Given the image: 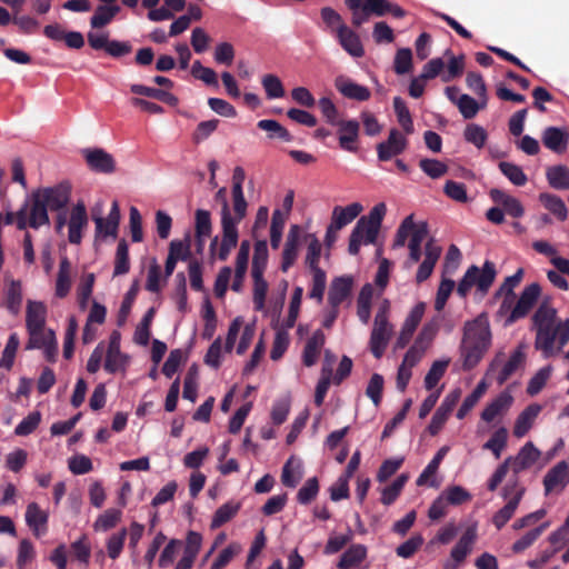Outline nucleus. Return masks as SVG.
<instances>
[{
    "label": "nucleus",
    "mask_w": 569,
    "mask_h": 569,
    "mask_svg": "<svg viewBox=\"0 0 569 569\" xmlns=\"http://www.w3.org/2000/svg\"><path fill=\"white\" fill-rule=\"evenodd\" d=\"M569 483V465L567 461H559L543 477L545 493L549 495L555 490H562Z\"/></svg>",
    "instance_id": "4468645a"
},
{
    "label": "nucleus",
    "mask_w": 569,
    "mask_h": 569,
    "mask_svg": "<svg viewBox=\"0 0 569 569\" xmlns=\"http://www.w3.org/2000/svg\"><path fill=\"white\" fill-rule=\"evenodd\" d=\"M88 167L96 172L112 173L116 170L113 157L103 149H86L83 151Z\"/></svg>",
    "instance_id": "ddd939ff"
},
{
    "label": "nucleus",
    "mask_w": 569,
    "mask_h": 569,
    "mask_svg": "<svg viewBox=\"0 0 569 569\" xmlns=\"http://www.w3.org/2000/svg\"><path fill=\"white\" fill-rule=\"evenodd\" d=\"M540 457V451L532 442H527L518 452L515 459L511 458L512 471L517 475L520 471L530 468Z\"/></svg>",
    "instance_id": "cd10ccee"
},
{
    "label": "nucleus",
    "mask_w": 569,
    "mask_h": 569,
    "mask_svg": "<svg viewBox=\"0 0 569 569\" xmlns=\"http://www.w3.org/2000/svg\"><path fill=\"white\" fill-rule=\"evenodd\" d=\"M539 201L549 212L555 214L557 219H559L560 221L567 219L568 210L565 201L559 196L543 192L539 194Z\"/></svg>",
    "instance_id": "ea45409f"
},
{
    "label": "nucleus",
    "mask_w": 569,
    "mask_h": 569,
    "mask_svg": "<svg viewBox=\"0 0 569 569\" xmlns=\"http://www.w3.org/2000/svg\"><path fill=\"white\" fill-rule=\"evenodd\" d=\"M449 451V447L443 446L441 447L437 453L433 456L431 461L427 465V467L423 469V471L420 473V476L417 479L418 486H423L427 483L428 479L432 477L439 469L440 463L442 462L443 458Z\"/></svg>",
    "instance_id": "5fc2aeb1"
},
{
    "label": "nucleus",
    "mask_w": 569,
    "mask_h": 569,
    "mask_svg": "<svg viewBox=\"0 0 569 569\" xmlns=\"http://www.w3.org/2000/svg\"><path fill=\"white\" fill-rule=\"evenodd\" d=\"M326 342V336L322 330H316L307 340L303 352L302 363L306 367H312L317 363L320 351Z\"/></svg>",
    "instance_id": "393cba45"
},
{
    "label": "nucleus",
    "mask_w": 569,
    "mask_h": 569,
    "mask_svg": "<svg viewBox=\"0 0 569 569\" xmlns=\"http://www.w3.org/2000/svg\"><path fill=\"white\" fill-rule=\"evenodd\" d=\"M525 358L526 357L521 348H517L511 353L509 360L505 363L497 377L499 386H502L516 372V370L523 363Z\"/></svg>",
    "instance_id": "a18cd8bd"
},
{
    "label": "nucleus",
    "mask_w": 569,
    "mask_h": 569,
    "mask_svg": "<svg viewBox=\"0 0 569 569\" xmlns=\"http://www.w3.org/2000/svg\"><path fill=\"white\" fill-rule=\"evenodd\" d=\"M499 170L502 174L515 186L522 187L527 183L528 178L523 172L522 168L518 164L507 161H500Z\"/></svg>",
    "instance_id": "8fccbe9b"
},
{
    "label": "nucleus",
    "mask_w": 569,
    "mask_h": 569,
    "mask_svg": "<svg viewBox=\"0 0 569 569\" xmlns=\"http://www.w3.org/2000/svg\"><path fill=\"white\" fill-rule=\"evenodd\" d=\"M119 6H98L90 18V26L93 29H100L109 24L120 12Z\"/></svg>",
    "instance_id": "c03bdc74"
},
{
    "label": "nucleus",
    "mask_w": 569,
    "mask_h": 569,
    "mask_svg": "<svg viewBox=\"0 0 569 569\" xmlns=\"http://www.w3.org/2000/svg\"><path fill=\"white\" fill-rule=\"evenodd\" d=\"M557 310L543 300L532 316L536 329L535 348L542 352L543 358L556 355L553 348V327L556 326Z\"/></svg>",
    "instance_id": "7ed1b4c3"
},
{
    "label": "nucleus",
    "mask_w": 569,
    "mask_h": 569,
    "mask_svg": "<svg viewBox=\"0 0 569 569\" xmlns=\"http://www.w3.org/2000/svg\"><path fill=\"white\" fill-rule=\"evenodd\" d=\"M353 287V279L350 276L337 277L331 281L328 292V303L330 307H340V305L350 297Z\"/></svg>",
    "instance_id": "f3484780"
},
{
    "label": "nucleus",
    "mask_w": 569,
    "mask_h": 569,
    "mask_svg": "<svg viewBox=\"0 0 569 569\" xmlns=\"http://www.w3.org/2000/svg\"><path fill=\"white\" fill-rule=\"evenodd\" d=\"M299 246V227L297 224L291 226L284 248L282 251L281 270L287 272L290 267L293 266L298 256Z\"/></svg>",
    "instance_id": "bb28decb"
},
{
    "label": "nucleus",
    "mask_w": 569,
    "mask_h": 569,
    "mask_svg": "<svg viewBox=\"0 0 569 569\" xmlns=\"http://www.w3.org/2000/svg\"><path fill=\"white\" fill-rule=\"evenodd\" d=\"M541 407L539 405L528 406L517 418L513 427V435L517 438L525 437L531 429L535 419L539 415Z\"/></svg>",
    "instance_id": "f704fd0d"
},
{
    "label": "nucleus",
    "mask_w": 569,
    "mask_h": 569,
    "mask_svg": "<svg viewBox=\"0 0 569 569\" xmlns=\"http://www.w3.org/2000/svg\"><path fill=\"white\" fill-rule=\"evenodd\" d=\"M284 223V214L279 209H276L272 213L270 227V244L272 249H278L280 246Z\"/></svg>",
    "instance_id": "052dcab7"
},
{
    "label": "nucleus",
    "mask_w": 569,
    "mask_h": 569,
    "mask_svg": "<svg viewBox=\"0 0 569 569\" xmlns=\"http://www.w3.org/2000/svg\"><path fill=\"white\" fill-rule=\"evenodd\" d=\"M487 389V385L485 381H480L477 387L473 389V391L467 396L461 403L460 408L457 412L458 419H463L467 413L477 405L481 396L485 393Z\"/></svg>",
    "instance_id": "0e129e2a"
},
{
    "label": "nucleus",
    "mask_w": 569,
    "mask_h": 569,
    "mask_svg": "<svg viewBox=\"0 0 569 569\" xmlns=\"http://www.w3.org/2000/svg\"><path fill=\"white\" fill-rule=\"evenodd\" d=\"M442 253V248L436 243L433 238H430L425 244V259L418 267L416 273V281L421 283L429 279L432 271Z\"/></svg>",
    "instance_id": "f8f14e48"
},
{
    "label": "nucleus",
    "mask_w": 569,
    "mask_h": 569,
    "mask_svg": "<svg viewBox=\"0 0 569 569\" xmlns=\"http://www.w3.org/2000/svg\"><path fill=\"white\" fill-rule=\"evenodd\" d=\"M490 199L502 206L503 211L513 218H520L523 216V207L521 202L500 189H491L489 192Z\"/></svg>",
    "instance_id": "5701e85b"
},
{
    "label": "nucleus",
    "mask_w": 569,
    "mask_h": 569,
    "mask_svg": "<svg viewBox=\"0 0 569 569\" xmlns=\"http://www.w3.org/2000/svg\"><path fill=\"white\" fill-rule=\"evenodd\" d=\"M546 178L549 186L553 189H569V169L563 164H557L547 168Z\"/></svg>",
    "instance_id": "4c0bfd02"
},
{
    "label": "nucleus",
    "mask_w": 569,
    "mask_h": 569,
    "mask_svg": "<svg viewBox=\"0 0 569 569\" xmlns=\"http://www.w3.org/2000/svg\"><path fill=\"white\" fill-rule=\"evenodd\" d=\"M379 228L368 223L365 219H359L351 231L349 238L348 251L350 254L356 256L360 251L362 243L372 244L376 242Z\"/></svg>",
    "instance_id": "1a4fd4ad"
},
{
    "label": "nucleus",
    "mask_w": 569,
    "mask_h": 569,
    "mask_svg": "<svg viewBox=\"0 0 569 569\" xmlns=\"http://www.w3.org/2000/svg\"><path fill=\"white\" fill-rule=\"evenodd\" d=\"M240 222L241 220L232 218L229 203L224 201V206L221 208L222 239L217 253L220 261H226L231 250L237 247L239 240L238 224Z\"/></svg>",
    "instance_id": "0eeeda50"
},
{
    "label": "nucleus",
    "mask_w": 569,
    "mask_h": 569,
    "mask_svg": "<svg viewBox=\"0 0 569 569\" xmlns=\"http://www.w3.org/2000/svg\"><path fill=\"white\" fill-rule=\"evenodd\" d=\"M257 127L268 133L269 139H280L286 142L293 140L292 134L280 122L273 119H262Z\"/></svg>",
    "instance_id": "58836bf2"
},
{
    "label": "nucleus",
    "mask_w": 569,
    "mask_h": 569,
    "mask_svg": "<svg viewBox=\"0 0 569 569\" xmlns=\"http://www.w3.org/2000/svg\"><path fill=\"white\" fill-rule=\"evenodd\" d=\"M130 90L134 94L144 96L148 98L157 99L171 107H176L179 102L178 98L167 90L147 87L143 84H132Z\"/></svg>",
    "instance_id": "c9c22d12"
},
{
    "label": "nucleus",
    "mask_w": 569,
    "mask_h": 569,
    "mask_svg": "<svg viewBox=\"0 0 569 569\" xmlns=\"http://www.w3.org/2000/svg\"><path fill=\"white\" fill-rule=\"evenodd\" d=\"M339 127V146L341 149L356 152L360 124L357 120H341Z\"/></svg>",
    "instance_id": "412c9836"
},
{
    "label": "nucleus",
    "mask_w": 569,
    "mask_h": 569,
    "mask_svg": "<svg viewBox=\"0 0 569 569\" xmlns=\"http://www.w3.org/2000/svg\"><path fill=\"white\" fill-rule=\"evenodd\" d=\"M253 279V306L256 311L264 309L266 296L268 291V282L264 280L263 274H251Z\"/></svg>",
    "instance_id": "680f3d73"
},
{
    "label": "nucleus",
    "mask_w": 569,
    "mask_h": 569,
    "mask_svg": "<svg viewBox=\"0 0 569 569\" xmlns=\"http://www.w3.org/2000/svg\"><path fill=\"white\" fill-rule=\"evenodd\" d=\"M408 147V139L398 129H391L386 141L377 144L378 159L388 161L401 154Z\"/></svg>",
    "instance_id": "9d476101"
},
{
    "label": "nucleus",
    "mask_w": 569,
    "mask_h": 569,
    "mask_svg": "<svg viewBox=\"0 0 569 569\" xmlns=\"http://www.w3.org/2000/svg\"><path fill=\"white\" fill-rule=\"evenodd\" d=\"M419 167L431 179H439L448 172V166L437 159L423 158Z\"/></svg>",
    "instance_id": "774afa93"
},
{
    "label": "nucleus",
    "mask_w": 569,
    "mask_h": 569,
    "mask_svg": "<svg viewBox=\"0 0 569 569\" xmlns=\"http://www.w3.org/2000/svg\"><path fill=\"white\" fill-rule=\"evenodd\" d=\"M88 224L87 209L83 202H78L71 210L68 223V240L72 244H79L82 239V229Z\"/></svg>",
    "instance_id": "2eb2a0df"
},
{
    "label": "nucleus",
    "mask_w": 569,
    "mask_h": 569,
    "mask_svg": "<svg viewBox=\"0 0 569 569\" xmlns=\"http://www.w3.org/2000/svg\"><path fill=\"white\" fill-rule=\"evenodd\" d=\"M522 278H523V269L519 268L512 276H509L505 279L503 283L500 286L499 290L497 291V296L505 293V299L500 306V311L511 308V305L516 297L513 289L519 286Z\"/></svg>",
    "instance_id": "72a5a7b5"
},
{
    "label": "nucleus",
    "mask_w": 569,
    "mask_h": 569,
    "mask_svg": "<svg viewBox=\"0 0 569 569\" xmlns=\"http://www.w3.org/2000/svg\"><path fill=\"white\" fill-rule=\"evenodd\" d=\"M71 263L67 257L61 258L56 281V296L64 298L71 288Z\"/></svg>",
    "instance_id": "e433bc0d"
},
{
    "label": "nucleus",
    "mask_w": 569,
    "mask_h": 569,
    "mask_svg": "<svg viewBox=\"0 0 569 569\" xmlns=\"http://www.w3.org/2000/svg\"><path fill=\"white\" fill-rule=\"evenodd\" d=\"M241 503L234 502V501H228L220 506L211 520L210 528L211 529H218L222 527L224 523L230 521L240 510Z\"/></svg>",
    "instance_id": "79ce46f5"
},
{
    "label": "nucleus",
    "mask_w": 569,
    "mask_h": 569,
    "mask_svg": "<svg viewBox=\"0 0 569 569\" xmlns=\"http://www.w3.org/2000/svg\"><path fill=\"white\" fill-rule=\"evenodd\" d=\"M250 252V242L243 240L240 244L237 258H236V273L231 284V289L236 292L240 291L243 282V278L248 268Z\"/></svg>",
    "instance_id": "c756f323"
},
{
    "label": "nucleus",
    "mask_w": 569,
    "mask_h": 569,
    "mask_svg": "<svg viewBox=\"0 0 569 569\" xmlns=\"http://www.w3.org/2000/svg\"><path fill=\"white\" fill-rule=\"evenodd\" d=\"M129 247L127 241L124 239H121L118 243L116 251L113 277L126 274L129 272Z\"/></svg>",
    "instance_id": "09e8293b"
},
{
    "label": "nucleus",
    "mask_w": 569,
    "mask_h": 569,
    "mask_svg": "<svg viewBox=\"0 0 569 569\" xmlns=\"http://www.w3.org/2000/svg\"><path fill=\"white\" fill-rule=\"evenodd\" d=\"M127 365V357L120 351V343L118 338L112 335L107 355L104 360V370L109 373H116L119 370H123Z\"/></svg>",
    "instance_id": "b1692460"
},
{
    "label": "nucleus",
    "mask_w": 569,
    "mask_h": 569,
    "mask_svg": "<svg viewBox=\"0 0 569 569\" xmlns=\"http://www.w3.org/2000/svg\"><path fill=\"white\" fill-rule=\"evenodd\" d=\"M96 223V236L117 238L120 223V209L117 201L112 202L110 212L104 219L102 217L93 218Z\"/></svg>",
    "instance_id": "a211bd4d"
},
{
    "label": "nucleus",
    "mask_w": 569,
    "mask_h": 569,
    "mask_svg": "<svg viewBox=\"0 0 569 569\" xmlns=\"http://www.w3.org/2000/svg\"><path fill=\"white\" fill-rule=\"evenodd\" d=\"M335 87L345 98L351 100L367 101L371 97V92L367 87L353 82L346 76H338L335 79Z\"/></svg>",
    "instance_id": "dca6fc26"
},
{
    "label": "nucleus",
    "mask_w": 569,
    "mask_h": 569,
    "mask_svg": "<svg viewBox=\"0 0 569 569\" xmlns=\"http://www.w3.org/2000/svg\"><path fill=\"white\" fill-rule=\"evenodd\" d=\"M525 493V489H519L516 495L508 500V502L498 510L492 517V523L495 527L500 530L506 523L512 518L515 515L522 497Z\"/></svg>",
    "instance_id": "7c9ffc66"
},
{
    "label": "nucleus",
    "mask_w": 569,
    "mask_h": 569,
    "mask_svg": "<svg viewBox=\"0 0 569 569\" xmlns=\"http://www.w3.org/2000/svg\"><path fill=\"white\" fill-rule=\"evenodd\" d=\"M450 360H436L425 377V388L432 390L445 376Z\"/></svg>",
    "instance_id": "4d7b16f0"
},
{
    "label": "nucleus",
    "mask_w": 569,
    "mask_h": 569,
    "mask_svg": "<svg viewBox=\"0 0 569 569\" xmlns=\"http://www.w3.org/2000/svg\"><path fill=\"white\" fill-rule=\"evenodd\" d=\"M363 210V207L359 202H352L347 207L336 206L331 214V223L335 228L342 229L343 227L351 223Z\"/></svg>",
    "instance_id": "a878e982"
},
{
    "label": "nucleus",
    "mask_w": 569,
    "mask_h": 569,
    "mask_svg": "<svg viewBox=\"0 0 569 569\" xmlns=\"http://www.w3.org/2000/svg\"><path fill=\"white\" fill-rule=\"evenodd\" d=\"M94 280H96L94 273H88L81 279V281L78 286V290H77L78 303H79V308L81 310L87 309L89 299L92 295Z\"/></svg>",
    "instance_id": "338daca9"
},
{
    "label": "nucleus",
    "mask_w": 569,
    "mask_h": 569,
    "mask_svg": "<svg viewBox=\"0 0 569 569\" xmlns=\"http://www.w3.org/2000/svg\"><path fill=\"white\" fill-rule=\"evenodd\" d=\"M456 104L465 119H472L480 109L486 107L487 99L482 98L481 103H478L472 97L463 93L457 100Z\"/></svg>",
    "instance_id": "3c124183"
},
{
    "label": "nucleus",
    "mask_w": 569,
    "mask_h": 569,
    "mask_svg": "<svg viewBox=\"0 0 569 569\" xmlns=\"http://www.w3.org/2000/svg\"><path fill=\"white\" fill-rule=\"evenodd\" d=\"M512 402V397L508 393L499 395L493 401L486 406L481 412V419L491 422L502 411L507 410Z\"/></svg>",
    "instance_id": "a19ab883"
},
{
    "label": "nucleus",
    "mask_w": 569,
    "mask_h": 569,
    "mask_svg": "<svg viewBox=\"0 0 569 569\" xmlns=\"http://www.w3.org/2000/svg\"><path fill=\"white\" fill-rule=\"evenodd\" d=\"M491 346V330L488 316L480 313L463 327V337L460 346L462 369H473L483 358Z\"/></svg>",
    "instance_id": "f257e3e1"
},
{
    "label": "nucleus",
    "mask_w": 569,
    "mask_h": 569,
    "mask_svg": "<svg viewBox=\"0 0 569 569\" xmlns=\"http://www.w3.org/2000/svg\"><path fill=\"white\" fill-rule=\"evenodd\" d=\"M508 430L505 427L499 428L493 432L490 439L483 445V449L490 450L496 459H499L502 450L507 446Z\"/></svg>",
    "instance_id": "13d9d810"
},
{
    "label": "nucleus",
    "mask_w": 569,
    "mask_h": 569,
    "mask_svg": "<svg viewBox=\"0 0 569 569\" xmlns=\"http://www.w3.org/2000/svg\"><path fill=\"white\" fill-rule=\"evenodd\" d=\"M392 335L393 326L389 322L386 309L379 308L369 340V349L376 359L383 356Z\"/></svg>",
    "instance_id": "423d86ee"
},
{
    "label": "nucleus",
    "mask_w": 569,
    "mask_h": 569,
    "mask_svg": "<svg viewBox=\"0 0 569 569\" xmlns=\"http://www.w3.org/2000/svg\"><path fill=\"white\" fill-rule=\"evenodd\" d=\"M548 527V523L545 522L530 531L523 535L520 539L513 542L511 549L515 553L523 552L526 549L531 547L533 542L542 535V532Z\"/></svg>",
    "instance_id": "bf43d9fd"
},
{
    "label": "nucleus",
    "mask_w": 569,
    "mask_h": 569,
    "mask_svg": "<svg viewBox=\"0 0 569 569\" xmlns=\"http://www.w3.org/2000/svg\"><path fill=\"white\" fill-rule=\"evenodd\" d=\"M337 37L340 46L352 57L360 58L365 54L359 36L346 24H340L337 29Z\"/></svg>",
    "instance_id": "4be33fe9"
},
{
    "label": "nucleus",
    "mask_w": 569,
    "mask_h": 569,
    "mask_svg": "<svg viewBox=\"0 0 569 569\" xmlns=\"http://www.w3.org/2000/svg\"><path fill=\"white\" fill-rule=\"evenodd\" d=\"M287 330L288 329L284 327H281L276 331V337L270 351V358L274 361L281 359L289 347L290 339Z\"/></svg>",
    "instance_id": "69168bd1"
},
{
    "label": "nucleus",
    "mask_w": 569,
    "mask_h": 569,
    "mask_svg": "<svg viewBox=\"0 0 569 569\" xmlns=\"http://www.w3.org/2000/svg\"><path fill=\"white\" fill-rule=\"evenodd\" d=\"M373 296V288L370 283H366L358 296L357 315L360 321L365 325L369 322L371 316V299Z\"/></svg>",
    "instance_id": "37998d69"
},
{
    "label": "nucleus",
    "mask_w": 569,
    "mask_h": 569,
    "mask_svg": "<svg viewBox=\"0 0 569 569\" xmlns=\"http://www.w3.org/2000/svg\"><path fill=\"white\" fill-rule=\"evenodd\" d=\"M70 197L71 186L68 182L34 190L31 196L32 204L30 208L29 227L38 229L41 226L49 224L48 210H64L70 201Z\"/></svg>",
    "instance_id": "f03ea898"
},
{
    "label": "nucleus",
    "mask_w": 569,
    "mask_h": 569,
    "mask_svg": "<svg viewBox=\"0 0 569 569\" xmlns=\"http://www.w3.org/2000/svg\"><path fill=\"white\" fill-rule=\"evenodd\" d=\"M496 278V267L491 261H485L482 269L477 266H470L465 272L462 279L457 287V293L461 298H466L470 289L476 286L477 290L486 295L493 283Z\"/></svg>",
    "instance_id": "20e7f679"
},
{
    "label": "nucleus",
    "mask_w": 569,
    "mask_h": 569,
    "mask_svg": "<svg viewBox=\"0 0 569 569\" xmlns=\"http://www.w3.org/2000/svg\"><path fill=\"white\" fill-rule=\"evenodd\" d=\"M121 517L122 511L120 509L109 508L97 518L93 529L96 531H108L118 525Z\"/></svg>",
    "instance_id": "603ef678"
},
{
    "label": "nucleus",
    "mask_w": 569,
    "mask_h": 569,
    "mask_svg": "<svg viewBox=\"0 0 569 569\" xmlns=\"http://www.w3.org/2000/svg\"><path fill=\"white\" fill-rule=\"evenodd\" d=\"M367 558V548L361 543L351 545L340 557L339 569L357 568Z\"/></svg>",
    "instance_id": "473e14b6"
},
{
    "label": "nucleus",
    "mask_w": 569,
    "mask_h": 569,
    "mask_svg": "<svg viewBox=\"0 0 569 569\" xmlns=\"http://www.w3.org/2000/svg\"><path fill=\"white\" fill-rule=\"evenodd\" d=\"M460 397V392L455 390L447 395L433 413L431 421L428 426V431L431 436H436L445 426L452 410L455 409Z\"/></svg>",
    "instance_id": "9b49d317"
},
{
    "label": "nucleus",
    "mask_w": 569,
    "mask_h": 569,
    "mask_svg": "<svg viewBox=\"0 0 569 569\" xmlns=\"http://www.w3.org/2000/svg\"><path fill=\"white\" fill-rule=\"evenodd\" d=\"M540 293L541 287L539 283L533 282L526 286L517 303L511 309L510 315L506 319V326H510L519 319L525 318L538 301Z\"/></svg>",
    "instance_id": "6e6552de"
},
{
    "label": "nucleus",
    "mask_w": 569,
    "mask_h": 569,
    "mask_svg": "<svg viewBox=\"0 0 569 569\" xmlns=\"http://www.w3.org/2000/svg\"><path fill=\"white\" fill-rule=\"evenodd\" d=\"M26 522L34 537L40 538L47 532L49 516L37 502H30L26 510Z\"/></svg>",
    "instance_id": "6ab92c4d"
},
{
    "label": "nucleus",
    "mask_w": 569,
    "mask_h": 569,
    "mask_svg": "<svg viewBox=\"0 0 569 569\" xmlns=\"http://www.w3.org/2000/svg\"><path fill=\"white\" fill-rule=\"evenodd\" d=\"M268 263V244L266 240L254 243L251 274H263Z\"/></svg>",
    "instance_id": "de8ad7c7"
},
{
    "label": "nucleus",
    "mask_w": 569,
    "mask_h": 569,
    "mask_svg": "<svg viewBox=\"0 0 569 569\" xmlns=\"http://www.w3.org/2000/svg\"><path fill=\"white\" fill-rule=\"evenodd\" d=\"M542 143L555 153H563L569 143V133L558 127H548L542 132Z\"/></svg>",
    "instance_id": "aec40b11"
},
{
    "label": "nucleus",
    "mask_w": 569,
    "mask_h": 569,
    "mask_svg": "<svg viewBox=\"0 0 569 569\" xmlns=\"http://www.w3.org/2000/svg\"><path fill=\"white\" fill-rule=\"evenodd\" d=\"M170 256H173L177 261H189L191 259V248H190V236L187 234L183 240H172L169 243V252Z\"/></svg>",
    "instance_id": "e2e57ef3"
},
{
    "label": "nucleus",
    "mask_w": 569,
    "mask_h": 569,
    "mask_svg": "<svg viewBox=\"0 0 569 569\" xmlns=\"http://www.w3.org/2000/svg\"><path fill=\"white\" fill-rule=\"evenodd\" d=\"M261 84L266 91L267 99H279L284 97V88L279 77L268 73L261 79Z\"/></svg>",
    "instance_id": "6e6d98bb"
},
{
    "label": "nucleus",
    "mask_w": 569,
    "mask_h": 569,
    "mask_svg": "<svg viewBox=\"0 0 569 569\" xmlns=\"http://www.w3.org/2000/svg\"><path fill=\"white\" fill-rule=\"evenodd\" d=\"M345 3L351 12V23L356 28L369 21L371 16H386L390 9L388 0H345Z\"/></svg>",
    "instance_id": "39448f33"
},
{
    "label": "nucleus",
    "mask_w": 569,
    "mask_h": 569,
    "mask_svg": "<svg viewBox=\"0 0 569 569\" xmlns=\"http://www.w3.org/2000/svg\"><path fill=\"white\" fill-rule=\"evenodd\" d=\"M408 479H409V476L406 473H402V475L398 476L397 479H395L390 486L383 488L382 493H381V502L386 506L392 505L396 501V499L399 497V495L401 493Z\"/></svg>",
    "instance_id": "864d4df0"
},
{
    "label": "nucleus",
    "mask_w": 569,
    "mask_h": 569,
    "mask_svg": "<svg viewBox=\"0 0 569 569\" xmlns=\"http://www.w3.org/2000/svg\"><path fill=\"white\" fill-rule=\"evenodd\" d=\"M477 539L476 527H469L460 537L456 546L452 548L450 557L457 562H463L467 556L471 552L472 546Z\"/></svg>",
    "instance_id": "c85d7f7f"
},
{
    "label": "nucleus",
    "mask_w": 569,
    "mask_h": 569,
    "mask_svg": "<svg viewBox=\"0 0 569 569\" xmlns=\"http://www.w3.org/2000/svg\"><path fill=\"white\" fill-rule=\"evenodd\" d=\"M393 110L397 120L406 134H411L415 131L413 121L409 108L401 97L393 98Z\"/></svg>",
    "instance_id": "49530a36"
},
{
    "label": "nucleus",
    "mask_w": 569,
    "mask_h": 569,
    "mask_svg": "<svg viewBox=\"0 0 569 569\" xmlns=\"http://www.w3.org/2000/svg\"><path fill=\"white\" fill-rule=\"evenodd\" d=\"M47 309L42 302L28 301L26 326L27 330L44 329Z\"/></svg>",
    "instance_id": "2f4dec72"
}]
</instances>
